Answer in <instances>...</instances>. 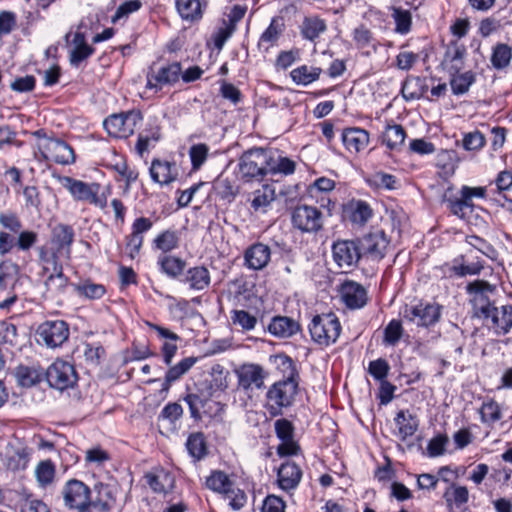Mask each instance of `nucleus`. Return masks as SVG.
Returning a JSON list of instances; mask_svg holds the SVG:
<instances>
[{
    "label": "nucleus",
    "instance_id": "obj_1",
    "mask_svg": "<svg viewBox=\"0 0 512 512\" xmlns=\"http://www.w3.org/2000/svg\"><path fill=\"white\" fill-rule=\"evenodd\" d=\"M271 152L263 148L245 151L239 159V174L246 181H261L269 175Z\"/></svg>",
    "mask_w": 512,
    "mask_h": 512
},
{
    "label": "nucleus",
    "instance_id": "obj_2",
    "mask_svg": "<svg viewBox=\"0 0 512 512\" xmlns=\"http://www.w3.org/2000/svg\"><path fill=\"white\" fill-rule=\"evenodd\" d=\"M297 389L298 382L291 377L280 380L269 388L267 409L271 417L282 415L283 409L292 405Z\"/></svg>",
    "mask_w": 512,
    "mask_h": 512
},
{
    "label": "nucleus",
    "instance_id": "obj_3",
    "mask_svg": "<svg viewBox=\"0 0 512 512\" xmlns=\"http://www.w3.org/2000/svg\"><path fill=\"white\" fill-rule=\"evenodd\" d=\"M341 329L340 321L334 313L316 315L309 324L312 340L325 347L337 341Z\"/></svg>",
    "mask_w": 512,
    "mask_h": 512
},
{
    "label": "nucleus",
    "instance_id": "obj_4",
    "mask_svg": "<svg viewBox=\"0 0 512 512\" xmlns=\"http://www.w3.org/2000/svg\"><path fill=\"white\" fill-rule=\"evenodd\" d=\"M142 120L143 115L139 110H130L110 115L104 120L103 126L108 134L113 137L128 138L134 134Z\"/></svg>",
    "mask_w": 512,
    "mask_h": 512
},
{
    "label": "nucleus",
    "instance_id": "obj_5",
    "mask_svg": "<svg viewBox=\"0 0 512 512\" xmlns=\"http://www.w3.org/2000/svg\"><path fill=\"white\" fill-rule=\"evenodd\" d=\"M293 226L305 233H317L323 228V213L315 206L299 205L291 215Z\"/></svg>",
    "mask_w": 512,
    "mask_h": 512
},
{
    "label": "nucleus",
    "instance_id": "obj_6",
    "mask_svg": "<svg viewBox=\"0 0 512 512\" xmlns=\"http://www.w3.org/2000/svg\"><path fill=\"white\" fill-rule=\"evenodd\" d=\"M37 342L48 348L60 347L69 338L68 324L63 320L45 321L36 330Z\"/></svg>",
    "mask_w": 512,
    "mask_h": 512
},
{
    "label": "nucleus",
    "instance_id": "obj_7",
    "mask_svg": "<svg viewBox=\"0 0 512 512\" xmlns=\"http://www.w3.org/2000/svg\"><path fill=\"white\" fill-rule=\"evenodd\" d=\"M46 379L50 387L63 391L76 384L77 374L72 364L56 360L48 367Z\"/></svg>",
    "mask_w": 512,
    "mask_h": 512
},
{
    "label": "nucleus",
    "instance_id": "obj_8",
    "mask_svg": "<svg viewBox=\"0 0 512 512\" xmlns=\"http://www.w3.org/2000/svg\"><path fill=\"white\" fill-rule=\"evenodd\" d=\"M467 292L471 296L476 315L489 319V313L494 307L490 302L489 294L494 292V287L485 280H475L467 285Z\"/></svg>",
    "mask_w": 512,
    "mask_h": 512
},
{
    "label": "nucleus",
    "instance_id": "obj_9",
    "mask_svg": "<svg viewBox=\"0 0 512 512\" xmlns=\"http://www.w3.org/2000/svg\"><path fill=\"white\" fill-rule=\"evenodd\" d=\"M65 507L80 511L93 496V490L77 479L68 480L61 491Z\"/></svg>",
    "mask_w": 512,
    "mask_h": 512
},
{
    "label": "nucleus",
    "instance_id": "obj_10",
    "mask_svg": "<svg viewBox=\"0 0 512 512\" xmlns=\"http://www.w3.org/2000/svg\"><path fill=\"white\" fill-rule=\"evenodd\" d=\"M180 75L181 64L179 62H173L157 69L151 67L146 76V88L158 92L164 86L177 83L180 79Z\"/></svg>",
    "mask_w": 512,
    "mask_h": 512
},
{
    "label": "nucleus",
    "instance_id": "obj_11",
    "mask_svg": "<svg viewBox=\"0 0 512 512\" xmlns=\"http://www.w3.org/2000/svg\"><path fill=\"white\" fill-rule=\"evenodd\" d=\"M334 263L341 269L355 267L362 258L357 240H337L332 245Z\"/></svg>",
    "mask_w": 512,
    "mask_h": 512
},
{
    "label": "nucleus",
    "instance_id": "obj_12",
    "mask_svg": "<svg viewBox=\"0 0 512 512\" xmlns=\"http://www.w3.org/2000/svg\"><path fill=\"white\" fill-rule=\"evenodd\" d=\"M116 489L108 484L96 483L93 496L79 512H112L115 506Z\"/></svg>",
    "mask_w": 512,
    "mask_h": 512
},
{
    "label": "nucleus",
    "instance_id": "obj_13",
    "mask_svg": "<svg viewBox=\"0 0 512 512\" xmlns=\"http://www.w3.org/2000/svg\"><path fill=\"white\" fill-rule=\"evenodd\" d=\"M39 149L45 160L61 165H69L75 161L73 149L60 139L47 138L40 144Z\"/></svg>",
    "mask_w": 512,
    "mask_h": 512
},
{
    "label": "nucleus",
    "instance_id": "obj_14",
    "mask_svg": "<svg viewBox=\"0 0 512 512\" xmlns=\"http://www.w3.org/2000/svg\"><path fill=\"white\" fill-rule=\"evenodd\" d=\"M440 316L441 306L436 303H419L404 310V318L423 327L434 325Z\"/></svg>",
    "mask_w": 512,
    "mask_h": 512
},
{
    "label": "nucleus",
    "instance_id": "obj_15",
    "mask_svg": "<svg viewBox=\"0 0 512 512\" xmlns=\"http://www.w3.org/2000/svg\"><path fill=\"white\" fill-rule=\"evenodd\" d=\"M239 389L248 392L261 389L264 386L266 373L262 366L254 363H245L235 370Z\"/></svg>",
    "mask_w": 512,
    "mask_h": 512
},
{
    "label": "nucleus",
    "instance_id": "obj_16",
    "mask_svg": "<svg viewBox=\"0 0 512 512\" xmlns=\"http://www.w3.org/2000/svg\"><path fill=\"white\" fill-rule=\"evenodd\" d=\"M362 257L367 256L372 260L379 261L385 256L388 240L385 233L376 230L357 239Z\"/></svg>",
    "mask_w": 512,
    "mask_h": 512
},
{
    "label": "nucleus",
    "instance_id": "obj_17",
    "mask_svg": "<svg viewBox=\"0 0 512 512\" xmlns=\"http://www.w3.org/2000/svg\"><path fill=\"white\" fill-rule=\"evenodd\" d=\"M70 37H72L71 43L73 48L69 53V63L74 67H78L81 62L94 54L95 49L87 44L84 33L80 31H76L73 34L71 32L66 33L64 40L67 44L70 42Z\"/></svg>",
    "mask_w": 512,
    "mask_h": 512
},
{
    "label": "nucleus",
    "instance_id": "obj_18",
    "mask_svg": "<svg viewBox=\"0 0 512 512\" xmlns=\"http://www.w3.org/2000/svg\"><path fill=\"white\" fill-rule=\"evenodd\" d=\"M339 292L342 301L350 309H360L367 303L366 289L355 281H345L341 285Z\"/></svg>",
    "mask_w": 512,
    "mask_h": 512
},
{
    "label": "nucleus",
    "instance_id": "obj_19",
    "mask_svg": "<svg viewBox=\"0 0 512 512\" xmlns=\"http://www.w3.org/2000/svg\"><path fill=\"white\" fill-rule=\"evenodd\" d=\"M58 181L76 201L88 202L92 198L95 189H99V184L97 183L88 184L69 176H60Z\"/></svg>",
    "mask_w": 512,
    "mask_h": 512
},
{
    "label": "nucleus",
    "instance_id": "obj_20",
    "mask_svg": "<svg viewBox=\"0 0 512 512\" xmlns=\"http://www.w3.org/2000/svg\"><path fill=\"white\" fill-rule=\"evenodd\" d=\"M341 139L348 152L357 154L368 147L370 135L365 129L349 127L343 129Z\"/></svg>",
    "mask_w": 512,
    "mask_h": 512
},
{
    "label": "nucleus",
    "instance_id": "obj_21",
    "mask_svg": "<svg viewBox=\"0 0 512 512\" xmlns=\"http://www.w3.org/2000/svg\"><path fill=\"white\" fill-rule=\"evenodd\" d=\"M45 261L47 263L51 262L53 266V273L45 280L46 292L51 297L63 294L68 285V278L63 274V269L58 263L57 256L52 255L51 259Z\"/></svg>",
    "mask_w": 512,
    "mask_h": 512
},
{
    "label": "nucleus",
    "instance_id": "obj_22",
    "mask_svg": "<svg viewBox=\"0 0 512 512\" xmlns=\"http://www.w3.org/2000/svg\"><path fill=\"white\" fill-rule=\"evenodd\" d=\"M150 175L154 182L160 185H168L175 181L178 176L176 164L154 159L150 167Z\"/></svg>",
    "mask_w": 512,
    "mask_h": 512
},
{
    "label": "nucleus",
    "instance_id": "obj_23",
    "mask_svg": "<svg viewBox=\"0 0 512 512\" xmlns=\"http://www.w3.org/2000/svg\"><path fill=\"white\" fill-rule=\"evenodd\" d=\"M300 324L286 316H275L268 325V331L277 338H290L300 332Z\"/></svg>",
    "mask_w": 512,
    "mask_h": 512
},
{
    "label": "nucleus",
    "instance_id": "obj_24",
    "mask_svg": "<svg viewBox=\"0 0 512 512\" xmlns=\"http://www.w3.org/2000/svg\"><path fill=\"white\" fill-rule=\"evenodd\" d=\"M277 477L280 488L289 491L299 485L302 478V471L296 463L288 461L280 466Z\"/></svg>",
    "mask_w": 512,
    "mask_h": 512
},
{
    "label": "nucleus",
    "instance_id": "obj_25",
    "mask_svg": "<svg viewBox=\"0 0 512 512\" xmlns=\"http://www.w3.org/2000/svg\"><path fill=\"white\" fill-rule=\"evenodd\" d=\"M345 216L354 224L365 225L373 215L371 206L363 200H351L344 206Z\"/></svg>",
    "mask_w": 512,
    "mask_h": 512
},
{
    "label": "nucleus",
    "instance_id": "obj_26",
    "mask_svg": "<svg viewBox=\"0 0 512 512\" xmlns=\"http://www.w3.org/2000/svg\"><path fill=\"white\" fill-rule=\"evenodd\" d=\"M270 257V248L262 243L252 245L245 252V262L248 268L253 270H261L266 267Z\"/></svg>",
    "mask_w": 512,
    "mask_h": 512
},
{
    "label": "nucleus",
    "instance_id": "obj_27",
    "mask_svg": "<svg viewBox=\"0 0 512 512\" xmlns=\"http://www.w3.org/2000/svg\"><path fill=\"white\" fill-rule=\"evenodd\" d=\"M145 478L150 488L156 493L166 494L174 488V476L164 469H156L147 473Z\"/></svg>",
    "mask_w": 512,
    "mask_h": 512
},
{
    "label": "nucleus",
    "instance_id": "obj_28",
    "mask_svg": "<svg viewBox=\"0 0 512 512\" xmlns=\"http://www.w3.org/2000/svg\"><path fill=\"white\" fill-rule=\"evenodd\" d=\"M74 240V231L71 226L66 224H58L52 230V244L56 246V252L53 255L56 256V253H61L65 251L66 254H69L71 251V245Z\"/></svg>",
    "mask_w": 512,
    "mask_h": 512
},
{
    "label": "nucleus",
    "instance_id": "obj_29",
    "mask_svg": "<svg viewBox=\"0 0 512 512\" xmlns=\"http://www.w3.org/2000/svg\"><path fill=\"white\" fill-rule=\"evenodd\" d=\"M489 318L497 334H507L512 328V306L504 305L500 308L494 306L489 313Z\"/></svg>",
    "mask_w": 512,
    "mask_h": 512
},
{
    "label": "nucleus",
    "instance_id": "obj_30",
    "mask_svg": "<svg viewBox=\"0 0 512 512\" xmlns=\"http://www.w3.org/2000/svg\"><path fill=\"white\" fill-rule=\"evenodd\" d=\"M192 290L202 291L210 285V273L204 266H196L187 270L183 279Z\"/></svg>",
    "mask_w": 512,
    "mask_h": 512
},
{
    "label": "nucleus",
    "instance_id": "obj_31",
    "mask_svg": "<svg viewBox=\"0 0 512 512\" xmlns=\"http://www.w3.org/2000/svg\"><path fill=\"white\" fill-rule=\"evenodd\" d=\"M466 48L463 45L454 43L450 45L444 56L443 64L449 73L460 72L464 66Z\"/></svg>",
    "mask_w": 512,
    "mask_h": 512
},
{
    "label": "nucleus",
    "instance_id": "obj_32",
    "mask_svg": "<svg viewBox=\"0 0 512 512\" xmlns=\"http://www.w3.org/2000/svg\"><path fill=\"white\" fill-rule=\"evenodd\" d=\"M30 460V450L25 447L8 448L5 453L6 466L9 470L19 471L26 469Z\"/></svg>",
    "mask_w": 512,
    "mask_h": 512
},
{
    "label": "nucleus",
    "instance_id": "obj_33",
    "mask_svg": "<svg viewBox=\"0 0 512 512\" xmlns=\"http://www.w3.org/2000/svg\"><path fill=\"white\" fill-rule=\"evenodd\" d=\"M322 69L315 66L301 65L290 72V77L296 85L308 86L317 81Z\"/></svg>",
    "mask_w": 512,
    "mask_h": 512
},
{
    "label": "nucleus",
    "instance_id": "obj_34",
    "mask_svg": "<svg viewBox=\"0 0 512 512\" xmlns=\"http://www.w3.org/2000/svg\"><path fill=\"white\" fill-rule=\"evenodd\" d=\"M428 90L425 81L420 77L409 76L404 81L401 93L405 100H416L421 98Z\"/></svg>",
    "mask_w": 512,
    "mask_h": 512
},
{
    "label": "nucleus",
    "instance_id": "obj_35",
    "mask_svg": "<svg viewBox=\"0 0 512 512\" xmlns=\"http://www.w3.org/2000/svg\"><path fill=\"white\" fill-rule=\"evenodd\" d=\"M196 362V357H187L182 359L176 365L171 366L166 373L162 389L167 391L170 388L171 383L177 381L186 374L196 364Z\"/></svg>",
    "mask_w": 512,
    "mask_h": 512
},
{
    "label": "nucleus",
    "instance_id": "obj_36",
    "mask_svg": "<svg viewBox=\"0 0 512 512\" xmlns=\"http://www.w3.org/2000/svg\"><path fill=\"white\" fill-rule=\"evenodd\" d=\"M205 486L213 492L228 495L232 487V481L225 472L214 470L206 478Z\"/></svg>",
    "mask_w": 512,
    "mask_h": 512
},
{
    "label": "nucleus",
    "instance_id": "obj_37",
    "mask_svg": "<svg viewBox=\"0 0 512 512\" xmlns=\"http://www.w3.org/2000/svg\"><path fill=\"white\" fill-rule=\"evenodd\" d=\"M394 420L402 439L412 436L418 429V419L409 411H399Z\"/></svg>",
    "mask_w": 512,
    "mask_h": 512
},
{
    "label": "nucleus",
    "instance_id": "obj_38",
    "mask_svg": "<svg viewBox=\"0 0 512 512\" xmlns=\"http://www.w3.org/2000/svg\"><path fill=\"white\" fill-rule=\"evenodd\" d=\"M327 29L325 21L319 17H306L301 25V34L303 38L314 41Z\"/></svg>",
    "mask_w": 512,
    "mask_h": 512
},
{
    "label": "nucleus",
    "instance_id": "obj_39",
    "mask_svg": "<svg viewBox=\"0 0 512 512\" xmlns=\"http://www.w3.org/2000/svg\"><path fill=\"white\" fill-rule=\"evenodd\" d=\"M450 74V86L453 94H465L471 85L475 82V75L472 71L453 72Z\"/></svg>",
    "mask_w": 512,
    "mask_h": 512
},
{
    "label": "nucleus",
    "instance_id": "obj_40",
    "mask_svg": "<svg viewBox=\"0 0 512 512\" xmlns=\"http://www.w3.org/2000/svg\"><path fill=\"white\" fill-rule=\"evenodd\" d=\"M158 265L161 271L168 277L176 278L182 274L186 267V262L176 256L162 255L158 258Z\"/></svg>",
    "mask_w": 512,
    "mask_h": 512
},
{
    "label": "nucleus",
    "instance_id": "obj_41",
    "mask_svg": "<svg viewBox=\"0 0 512 512\" xmlns=\"http://www.w3.org/2000/svg\"><path fill=\"white\" fill-rule=\"evenodd\" d=\"M443 203L446 204L448 210L460 219L467 218L469 212L467 211L466 201H462L460 196L453 194L452 189H448L442 198Z\"/></svg>",
    "mask_w": 512,
    "mask_h": 512
},
{
    "label": "nucleus",
    "instance_id": "obj_42",
    "mask_svg": "<svg viewBox=\"0 0 512 512\" xmlns=\"http://www.w3.org/2000/svg\"><path fill=\"white\" fill-rule=\"evenodd\" d=\"M512 59V48L504 43H498L494 46L491 55V64L497 69L501 70L506 68Z\"/></svg>",
    "mask_w": 512,
    "mask_h": 512
},
{
    "label": "nucleus",
    "instance_id": "obj_43",
    "mask_svg": "<svg viewBox=\"0 0 512 512\" xmlns=\"http://www.w3.org/2000/svg\"><path fill=\"white\" fill-rule=\"evenodd\" d=\"M186 448L190 456L196 460L204 458L207 454V446L204 434L201 432L192 433L187 441Z\"/></svg>",
    "mask_w": 512,
    "mask_h": 512
},
{
    "label": "nucleus",
    "instance_id": "obj_44",
    "mask_svg": "<svg viewBox=\"0 0 512 512\" xmlns=\"http://www.w3.org/2000/svg\"><path fill=\"white\" fill-rule=\"evenodd\" d=\"M406 133L399 124L388 125L383 135V142L391 150L399 148L404 144Z\"/></svg>",
    "mask_w": 512,
    "mask_h": 512
},
{
    "label": "nucleus",
    "instance_id": "obj_45",
    "mask_svg": "<svg viewBox=\"0 0 512 512\" xmlns=\"http://www.w3.org/2000/svg\"><path fill=\"white\" fill-rule=\"evenodd\" d=\"M153 244L156 249L168 253L179 246L178 233L174 230H165L153 240Z\"/></svg>",
    "mask_w": 512,
    "mask_h": 512
},
{
    "label": "nucleus",
    "instance_id": "obj_46",
    "mask_svg": "<svg viewBox=\"0 0 512 512\" xmlns=\"http://www.w3.org/2000/svg\"><path fill=\"white\" fill-rule=\"evenodd\" d=\"M391 16L395 22L396 33L406 35L411 31L412 14L409 10L393 7Z\"/></svg>",
    "mask_w": 512,
    "mask_h": 512
},
{
    "label": "nucleus",
    "instance_id": "obj_47",
    "mask_svg": "<svg viewBox=\"0 0 512 512\" xmlns=\"http://www.w3.org/2000/svg\"><path fill=\"white\" fill-rule=\"evenodd\" d=\"M176 7L185 20H196L202 15L200 0H176Z\"/></svg>",
    "mask_w": 512,
    "mask_h": 512
},
{
    "label": "nucleus",
    "instance_id": "obj_48",
    "mask_svg": "<svg viewBox=\"0 0 512 512\" xmlns=\"http://www.w3.org/2000/svg\"><path fill=\"white\" fill-rule=\"evenodd\" d=\"M276 198L275 190L269 185H265L262 189H258L253 193L251 206L258 211L268 207Z\"/></svg>",
    "mask_w": 512,
    "mask_h": 512
},
{
    "label": "nucleus",
    "instance_id": "obj_49",
    "mask_svg": "<svg viewBox=\"0 0 512 512\" xmlns=\"http://www.w3.org/2000/svg\"><path fill=\"white\" fill-rule=\"evenodd\" d=\"M72 286L79 296L87 299H99L105 294V287L103 285L88 280L83 283L72 284Z\"/></svg>",
    "mask_w": 512,
    "mask_h": 512
},
{
    "label": "nucleus",
    "instance_id": "obj_50",
    "mask_svg": "<svg viewBox=\"0 0 512 512\" xmlns=\"http://www.w3.org/2000/svg\"><path fill=\"white\" fill-rule=\"evenodd\" d=\"M230 319L232 324L242 331H251L257 324V318L245 310H233Z\"/></svg>",
    "mask_w": 512,
    "mask_h": 512
},
{
    "label": "nucleus",
    "instance_id": "obj_51",
    "mask_svg": "<svg viewBox=\"0 0 512 512\" xmlns=\"http://www.w3.org/2000/svg\"><path fill=\"white\" fill-rule=\"evenodd\" d=\"M269 175L284 174L289 175L295 171V162L287 157H275L271 153V161L269 165Z\"/></svg>",
    "mask_w": 512,
    "mask_h": 512
},
{
    "label": "nucleus",
    "instance_id": "obj_52",
    "mask_svg": "<svg viewBox=\"0 0 512 512\" xmlns=\"http://www.w3.org/2000/svg\"><path fill=\"white\" fill-rule=\"evenodd\" d=\"M35 476L40 486L45 487L53 482L55 466L51 460L41 461L35 469Z\"/></svg>",
    "mask_w": 512,
    "mask_h": 512
},
{
    "label": "nucleus",
    "instance_id": "obj_53",
    "mask_svg": "<svg viewBox=\"0 0 512 512\" xmlns=\"http://www.w3.org/2000/svg\"><path fill=\"white\" fill-rule=\"evenodd\" d=\"M443 497L449 506L454 504L460 507L468 501L469 493L464 486H451L445 491Z\"/></svg>",
    "mask_w": 512,
    "mask_h": 512
},
{
    "label": "nucleus",
    "instance_id": "obj_54",
    "mask_svg": "<svg viewBox=\"0 0 512 512\" xmlns=\"http://www.w3.org/2000/svg\"><path fill=\"white\" fill-rule=\"evenodd\" d=\"M160 138L161 133L158 126H155L147 135L140 134L135 146L137 153L140 156H143L146 152L149 151L152 145L160 140Z\"/></svg>",
    "mask_w": 512,
    "mask_h": 512
},
{
    "label": "nucleus",
    "instance_id": "obj_55",
    "mask_svg": "<svg viewBox=\"0 0 512 512\" xmlns=\"http://www.w3.org/2000/svg\"><path fill=\"white\" fill-rule=\"evenodd\" d=\"M184 400L189 407L191 417L195 420L201 419L200 411L206 405L208 397L203 393H189Z\"/></svg>",
    "mask_w": 512,
    "mask_h": 512
},
{
    "label": "nucleus",
    "instance_id": "obj_56",
    "mask_svg": "<svg viewBox=\"0 0 512 512\" xmlns=\"http://www.w3.org/2000/svg\"><path fill=\"white\" fill-rule=\"evenodd\" d=\"M403 332L401 322L396 319L391 320L384 329V344L395 346L401 339Z\"/></svg>",
    "mask_w": 512,
    "mask_h": 512
},
{
    "label": "nucleus",
    "instance_id": "obj_57",
    "mask_svg": "<svg viewBox=\"0 0 512 512\" xmlns=\"http://www.w3.org/2000/svg\"><path fill=\"white\" fill-rule=\"evenodd\" d=\"M486 144V138L478 130L465 133L462 139V146L466 151H479Z\"/></svg>",
    "mask_w": 512,
    "mask_h": 512
},
{
    "label": "nucleus",
    "instance_id": "obj_58",
    "mask_svg": "<svg viewBox=\"0 0 512 512\" xmlns=\"http://www.w3.org/2000/svg\"><path fill=\"white\" fill-rule=\"evenodd\" d=\"M215 193L222 199H231L236 195V189L228 177L220 175L213 183Z\"/></svg>",
    "mask_w": 512,
    "mask_h": 512
},
{
    "label": "nucleus",
    "instance_id": "obj_59",
    "mask_svg": "<svg viewBox=\"0 0 512 512\" xmlns=\"http://www.w3.org/2000/svg\"><path fill=\"white\" fill-rule=\"evenodd\" d=\"M283 24L278 20L273 19L267 29L262 33L260 37V45L268 44L267 48L273 46L279 39L283 29Z\"/></svg>",
    "mask_w": 512,
    "mask_h": 512
},
{
    "label": "nucleus",
    "instance_id": "obj_60",
    "mask_svg": "<svg viewBox=\"0 0 512 512\" xmlns=\"http://www.w3.org/2000/svg\"><path fill=\"white\" fill-rule=\"evenodd\" d=\"M209 148L206 144L192 145L189 149L192 169L198 170L205 163L208 157Z\"/></svg>",
    "mask_w": 512,
    "mask_h": 512
},
{
    "label": "nucleus",
    "instance_id": "obj_61",
    "mask_svg": "<svg viewBox=\"0 0 512 512\" xmlns=\"http://www.w3.org/2000/svg\"><path fill=\"white\" fill-rule=\"evenodd\" d=\"M142 5L143 4L140 0H127L121 3L117 7L115 14L112 16V22L116 23L120 19L128 18L130 14L140 10Z\"/></svg>",
    "mask_w": 512,
    "mask_h": 512
},
{
    "label": "nucleus",
    "instance_id": "obj_62",
    "mask_svg": "<svg viewBox=\"0 0 512 512\" xmlns=\"http://www.w3.org/2000/svg\"><path fill=\"white\" fill-rule=\"evenodd\" d=\"M480 414L484 423H494L500 420L502 416L498 403L493 400L483 403Z\"/></svg>",
    "mask_w": 512,
    "mask_h": 512
},
{
    "label": "nucleus",
    "instance_id": "obj_63",
    "mask_svg": "<svg viewBox=\"0 0 512 512\" xmlns=\"http://www.w3.org/2000/svg\"><path fill=\"white\" fill-rule=\"evenodd\" d=\"M84 358L88 365L96 367L100 365L101 359L104 357L105 350L101 345L85 344Z\"/></svg>",
    "mask_w": 512,
    "mask_h": 512
},
{
    "label": "nucleus",
    "instance_id": "obj_64",
    "mask_svg": "<svg viewBox=\"0 0 512 512\" xmlns=\"http://www.w3.org/2000/svg\"><path fill=\"white\" fill-rule=\"evenodd\" d=\"M448 443V437L446 435L439 434L433 437L427 445V454L429 457H438L445 452L446 445Z\"/></svg>",
    "mask_w": 512,
    "mask_h": 512
}]
</instances>
